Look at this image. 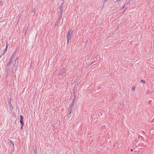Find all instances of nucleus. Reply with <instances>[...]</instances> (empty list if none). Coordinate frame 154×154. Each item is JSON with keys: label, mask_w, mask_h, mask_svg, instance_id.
<instances>
[{"label": "nucleus", "mask_w": 154, "mask_h": 154, "mask_svg": "<svg viewBox=\"0 0 154 154\" xmlns=\"http://www.w3.org/2000/svg\"><path fill=\"white\" fill-rule=\"evenodd\" d=\"M20 123L22 125H23L24 123L23 121V120H20Z\"/></svg>", "instance_id": "4"}, {"label": "nucleus", "mask_w": 154, "mask_h": 154, "mask_svg": "<svg viewBox=\"0 0 154 154\" xmlns=\"http://www.w3.org/2000/svg\"><path fill=\"white\" fill-rule=\"evenodd\" d=\"M135 89V86H134L132 89V91H134Z\"/></svg>", "instance_id": "7"}, {"label": "nucleus", "mask_w": 154, "mask_h": 154, "mask_svg": "<svg viewBox=\"0 0 154 154\" xmlns=\"http://www.w3.org/2000/svg\"><path fill=\"white\" fill-rule=\"evenodd\" d=\"M7 50V49H6V48L5 49V51H6Z\"/></svg>", "instance_id": "14"}, {"label": "nucleus", "mask_w": 154, "mask_h": 154, "mask_svg": "<svg viewBox=\"0 0 154 154\" xmlns=\"http://www.w3.org/2000/svg\"><path fill=\"white\" fill-rule=\"evenodd\" d=\"M23 117L22 115H20V120H23Z\"/></svg>", "instance_id": "3"}, {"label": "nucleus", "mask_w": 154, "mask_h": 154, "mask_svg": "<svg viewBox=\"0 0 154 154\" xmlns=\"http://www.w3.org/2000/svg\"><path fill=\"white\" fill-rule=\"evenodd\" d=\"M120 105H122V106H123V103H119Z\"/></svg>", "instance_id": "9"}, {"label": "nucleus", "mask_w": 154, "mask_h": 154, "mask_svg": "<svg viewBox=\"0 0 154 154\" xmlns=\"http://www.w3.org/2000/svg\"><path fill=\"white\" fill-rule=\"evenodd\" d=\"M141 82H143L144 84H145L146 83L145 81L143 80V79H142V80H141Z\"/></svg>", "instance_id": "6"}, {"label": "nucleus", "mask_w": 154, "mask_h": 154, "mask_svg": "<svg viewBox=\"0 0 154 154\" xmlns=\"http://www.w3.org/2000/svg\"><path fill=\"white\" fill-rule=\"evenodd\" d=\"M131 151H133V149H131Z\"/></svg>", "instance_id": "13"}, {"label": "nucleus", "mask_w": 154, "mask_h": 154, "mask_svg": "<svg viewBox=\"0 0 154 154\" xmlns=\"http://www.w3.org/2000/svg\"><path fill=\"white\" fill-rule=\"evenodd\" d=\"M126 9H127V8H126V9H125L124 11H123V12H124L125 11V10Z\"/></svg>", "instance_id": "11"}, {"label": "nucleus", "mask_w": 154, "mask_h": 154, "mask_svg": "<svg viewBox=\"0 0 154 154\" xmlns=\"http://www.w3.org/2000/svg\"><path fill=\"white\" fill-rule=\"evenodd\" d=\"M116 3V5H118V4H117V3ZM115 5V6H116V5Z\"/></svg>", "instance_id": "12"}, {"label": "nucleus", "mask_w": 154, "mask_h": 154, "mask_svg": "<svg viewBox=\"0 0 154 154\" xmlns=\"http://www.w3.org/2000/svg\"><path fill=\"white\" fill-rule=\"evenodd\" d=\"M121 1V0H117V1H116L115 2V4L116 3H117V4H119V2Z\"/></svg>", "instance_id": "5"}, {"label": "nucleus", "mask_w": 154, "mask_h": 154, "mask_svg": "<svg viewBox=\"0 0 154 154\" xmlns=\"http://www.w3.org/2000/svg\"><path fill=\"white\" fill-rule=\"evenodd\" d=\"M7 48H8V45H7L6 46V49H7Z\"/></svg>", "instance_id": "10"}, {"label": "nucleus", "mask_w": 154, "mask_h": 154, "mask_svg": "<svg viewBox=\"0 0 154 154\" xmlns=\"http://www.w3.org/2000/svg\"><path fill=\"white\" fill-rule=\"evenodd\" d=\"M23 125H21V129H23Z\"/></svg>", "instance_id": "8"}, {"label": "nucleus", "mask_w": 154, "mask_h": 154, "mask_svg": "<svg viewBox=\"0 0 154 154\" xmlns=\"http://www.w3.org/2000/svg\"><path fill=\"white\" fill-rule=\"evenodd\" d=\"M75 96H74V97L73 98V99L72 101V102L71 103V104L70 106H69L70 112H69V114H71V113L72 112V108H73V105L74 104V101L75 100Z\"/></svg>", "instance_id": "1"}, {"label": "nucleus", "mask_w": 154, "mask_h": 154, "mask_svg": "<svg viewBox=\"0 0 154 154\" xmlns=\"http://www.w3.org/2000/svg\"><path fill=\"white\" fill-rule=\"evenodd\" d=\"M73 31L70 30L68 31V43L69 42V39H70L72 35H73Z\"/></svg>", "instance_id": "2"}]
</instances>
